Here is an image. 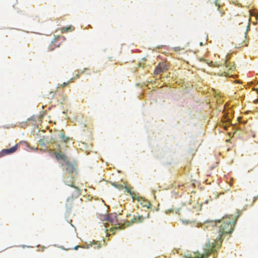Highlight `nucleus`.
Returning <instances> with one entry per match:
<instances>
[{"instance_id":"obj_1","label":"nucleus","mask_w":258,"mask_h":258,"mask_svg":"<svg viewBox=\"0 0 258 258\" xmlns=\"http://www.w3.org/2000/svg\"><path fill=\"white\" fill-rule=\"evenodd\" d=\"M238 217L226 216L223 217L222 220H207L203 224V228L213 230L215 235L208 240L203 248V253L198 252L197 258H208L211 253H214L213 258H215V253L221 246L223 235L232 233Z\"/></svg>"},{"instance_id":"obj_2","label":"nucleus","mask_w":258,"mask_h":258,"mask_svg":"<svg viewBox=\"0 0 258 258\" xmlns=\"http://www.w3.org/2000/svg\"><path fill=\"white\" fill-rule=\"evenodd\" d=\"M62 166H64L63 169L66 170L64 174H73V175L76 174L77 170L76 166L69 161H67L64 164H62Z\"/></svg>"},{"instance_id":"obj_3","label":"nucleus","mask_w":258,"mask_h":258,"mask_svg":"<svg viewBox=\"0 0 258 258\" xmlns=\"http://www.w3.org/2000/svg\"><path fill=\"white\" fill-rule=\"evenodd\" d=\"M228 55L226 56V59L222 60V66L221 67L225 69L228 71H233L235 69V64L233 62L229 61L228 59Z\"/></svg>"},{"instance_id":"obj_4","label":"nucleus","mask_w":258,"mask_h":258,"mask_svg":"<svg viewBox=\"0 0 258 258\" xmlns=\"http://www.w3.org/2000/svg\"><path fill=\"white\" fill-rule=\"evenodd\" d=\"M75 180V175L73 174H64L63 176L64 183L71 187H75L74 182Z\"/></svg>"},{"instance_id":"obj_5","label":"nucleus","mask_w":258,"mask_h":258,"mask_svg":"<svg viewBox=\"0 0 258 258\" xmlns=\"http://www.w3.org/2000/svg\"><path fill=\"white\" fill-rule=\"evenodd\" d=\"M136 200L138 202H140V204H141L143 207H146L148 209H150L152 207V204L148 200L145 199V198L143 197H141L139 196H137L136 198Z\"/></svg>"},{"instance_id":"obj_6","label":"nucleus","mask_w":258,"mask_h":258,"mask_svg":"<svg viewBox=\"0 0 258 258\" xmlns=\"http://www.w3.org/2000/svg\"><path fill=\"white\" fill-rule=\"evenodd\" d=\"M17 150V146L15 145L10 148L3 149L1 152V156H4L7 154H10L15 152Z\"/></svg>"},{"instance_id":"obj_7","label":"nucleus","mask_w":258,"mask_h":258,"mask_svg":"<svg viewBox=\"0 0 258 258\" xmlns=\"http://www.w3.org/2000/svg\"><path fill=\"white\" fill-rule=\"evenodd\" d=\"M75 189L74 192L72 196L67 199V202L73 201L74 199L77 198L81 195V190L77 186L73 187Z\"/></svg>"},{"instance_id":"obj_8","label":"nucleus","mask_w":258,"mask_h":258,"mask_svg":"<svg viewBox=\"0 0 258 258\" xmlns=\"http://www.w3.org/2000/svg\"><path fill=\"white\" fill-rule=\"evenodd\" d=\"M144 218L142 215H138V216H134V218L131 220L132 223H139L142 222Z\"/></svg>"},{"instance_id":"obj_9","label":"nucleus","mask_w":258,"mask_h":258,"mask_svg":"<svg viewBox=\"0 0 258 258\" xmlns=\"http://www.w3.org/2000/svg\"><path fill=\"white\" fill-rule=\"evenodd\" d=\"M116 218L117 216L116 214L114 215H108L106 218V220L113 225L116 222Z\"/></svg>"},{"instance_id":"obj_10","label":"nucleus","mask_w":258,"mask_h":258,"mask_svg":"<svg viewBox=\"0 0 258 258\" xmlns=\"http://www.w3.org/2000/svg\"><path fill=\"white\" fill-rule=\"evenodd\" d=\"M124 188L126 189V191L127 193H128L132 197V199L135 200H136V198L137 196H139V194H136L134 191L131 190V189L127 186H125Z\"/></svg>"},{"instance_id":"obj_11","label":"nucleus","mask_w":258,"mask_h":258,"mask_svg":"<svg viewBox=\"0 0 258 258\" xmlns=\"http://www.w3.org/2000/svg\"><path fill=\"white\" fill-rule=\"evenodd\" d=\"M55 157L57 160L61 159L66 162V156L62 153H55Z\"/></svg>"},{"instance_id":"obj_12","label":"nucleus","mask_w":258,"mask_h":258,"mask_svg":"<svg viewBox=\"0 0 258 258\" xmlns=\"http://www.w3.org/2000/svg\"><path fill=\"white\" fill-rule=\"evenodd\" d=\"M39 144L41 146H47L49 144V142L45 138L41 139L39 140Z\"/></svg>"},{"instance_id":"obj_13","label":"nucleus","mask_w":258,"mask_h":258,"mask_svg":"<svg viewBox=\"0 0 258 258\" xmlns=\"http://www.w3.org/2000/svg\"><path fill=\"white\" fill-rule=\"evenodd\" d=\"M59 137L61 139L62 141L66 143H68L70 138L66 137L63 133L60 132L59 134Z\"/></svg>"},{"instance_id":"obj_14","label":"nucleus","mask_w":258,"mask_h":258,"mask_svg":"<svg viewBox=\"0 0 258 258\" xmlns=\"http://www.w3.org/2000/svg\"><path fill=\"white\" fill-rule=\"evenodd\" d=\"M209 66H211V67H221L222 66V61L221 62H217V61H215V62H213V61H211L210 64H209Z\"/></svg>"},{"instance_id":"obj_15","label":"nucleus","mask_w":258,"mask_h":258,"mask_svg":"<svg viewBox=\"0 0 258 258\" xmlns=\"http://www.w3.org/2000/svg\"><path fill=\"white\" fill-rule=\"evenodd\" d=\"M158 65L159 66V67L161 68V70L163 72L167 71L168 70V66L164 62H160Z\"/></svg>"},{"instance_id":"obj_16","label":"nucleus","mask_w":258,"mask_h":258,"mask_svg":"<svg viewBox=\"0 0 258 258\" xmlns=\"http://www.w3.org/2000/svg\"><path fill=\"white\" fill-rule=\"evenodd\" d=\"M162 72H164L162 71V70H161V68L159 67V66L158 64L155 69L154 74L156 75H158Z\"/></svg>"},{"instance_id":"obj_17","label":"nucleus","mask_w":258,"mask_h":258,"mask_svg":"<svg viewBox=\"0 0 258 258\" xmlns=\"http://www.w3.org/2000/svg\"><path fill=\"white\" fill-rule=\"evenodd\" d=\"M180 220L182 221V223L187 225L189 223H192L194 222L192 220H183V219H180Z\"/></svg>"},{"instance_id":"obj_18","label":"nucleus","mask_w":258,"mask_h":258,"mask_svg":"<svg viewBox=\"0 0 258 258\" xmlns=\"http://www.w3.org/2000/svg\"><path fill=\"white\" fill-rule=\"evenodd\" d=\"M72 27L70 26V27H63L62 29V31L63 32H67L68 31H72Z\"/></svg>"},{"instance_id":"obj_19","label":"nucleus","mask_w":258,"mask_h":258,"mask_svg":"<svg viewBox=\"0 0 258 258\" xmlns=\"http://www.w3.org/2000/svg\"><path fill=\"white\" fill-rule=\"evenodd\" d=\"M250 23H248L246 27V31L245 33V35L246 34V33L250 30Z\"/></svg>"},{"instance_id":"obj_20","label":"nucleus","mask_w":258,"mask_h":258,"mask_svg":"<svg viewBox=\"0 0 258 258\" xmlns=\"http://www.w3.org/2000/svg\"><path fill=\"white\" fill-rule=\"evenodd\" d=\"M173 212H174L173 209H169V210H167L166 211V213L168 214H169L170 213H172Z\"/></svg>"},{"instance_id":"obj_21","label":"nucleus","mask_w":258,"mask_h":258,"mask_svg":"<svg viewBox=\"0 0 258 258\" xmlns=\"http://www.w3.org/2000/svg\"><path fill=\"white\" fill-rule=\"evenodd\" d=\"M114 186L118 188H120L122 187V185L121 184H116V185H115V184H113Z\"/></svg>"},{"instance_id":"obj_22","label":"nucleus","mask_w":258,"mask_h":258,"mask_svg":"<svg viewBox=\"0 0 258 258\" xmlns=\"http://www.w3.org/2000/svg\"><path fill=\"white\" fill-rule=\"evenodd\" d=\"M78 74L76 76V78H78L79 76V74H82L83 73V71H82V70H78Z\"/></svg>"},{"instance_id":"obj_23","label":"nucleus","mask_w":258,"mask_h":258,"mask_svg":"<svg viewBox=\"0 0 258 258\" xmlns=\"http://www.w3.org/2000/svg\"><path fill=\"white\" fill-rule=\"evenodd\" d=\"M69 82L67 83H64L63 84V86H66L68 84Z\"/></svg>"},{"instance_id":"obj_24","label":"nucleus","mask_w":258,"mask_h":258,"mask_svg":"<svg viewBox=\"0 0 258 258\" xmlns=\"http://www.w3.org/2000/svg\"><path fill=\"white\" fill-rule=\"evenodd\" d=\"M179 210H180V209H178V210H177V211H176V213H177V214H178V215H179V214H179Z\"/></svg>"},{"instance_id":"obj_25","label":"nucleus","mask_w":258,"mask_h":258,"mask_svg":"<svg viewBox=\"0 0 258 258\" xmlns=\"http://www.w3.org/2000/svg\"><path fill=\"white\" fill-rule=\"evenodd\" d=\"M78 247H79V246H78V245L76 246L75 247L74 249H75V250H77V249H78Z\"/></svg>"},{"instance_id":"obj_26","label":"nucleus","mask_w":258,"mask_h":258,"mask_svg":"<svg viewBox=\"0 0 258 258\" xmlns=\"http://www.w3.org/2000/svg\"><path fill=\"white\" fill-rule=\"evenodd\" d=\"M175 51H178L179 50V48H178L177 47H175Z\"/></svg>"},{"instance_id":"obj_27","label":"nucleus","mask_w":258,"mask_h":258,"mask_svg":"<svg viewBox=\"0 0 258 258\" xmlns=\"http://www.w3.org/2000/svg\"><path fill=\"white\" fill-rule=\"evenodd\" d=\"M74 79H75V78H71V80H70V82L73 81V80Z\"/></svg>"},{"instance_id":"obj_28","label":"nucleus","mask_w":258,"mask_h":258,"mask_svg":"<svg viewBox=\"0 0 258 258\" xmlns=\"http://www.w3.org/2000/svg\"><path fill=\"white\" fill-rule=\"evenodd\" d=\"M236 83H240L239 81L238 80H236L235 81Z\"/></svg>"},{"instance_id":"obj_29","label":"nucleus","mask_w":258,"mask_h":258,"mask_svg":"<svg viewBox=\"0 0 258 258\" xmlns=\"http://www.w3.org/2000/svg\"><path fill=\"white\" fill-rule=\"evenodd\" d=\"M97 248H99L100 247V244H99L98 245H97Z\"/></svg>"},{"instance_id":"obj_30","label":"nucleus","mask_w":258,"mask_h":258,"mask_svg":"<svg viewBox=\"0 0 258 258\" xmlns=\"http://www.w3.org/2000/svg\"><path fill=\"white\" fill-rule=\"evenodd\" d=\"M200 45H202V46L203 45V43L202 42H201L200 43Z\"/></svg>"}]
</instances>
